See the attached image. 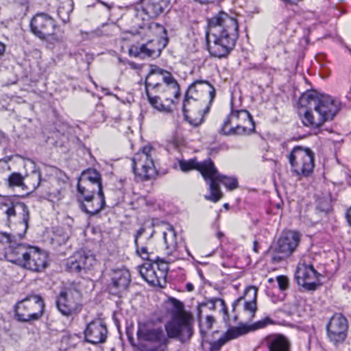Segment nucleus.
Returning a JSON list of instances; mask_svg holds the SVG:
<instances>
[{
  "instance_id": "obj_1",
  "label": "nucleus",
  "mask_w": 351,
  "mask_h": 351,
  "mask_svg": "<svg viewBox=\"0 0 351 351\" xmlns=\"http://www.w3.org/2000/svg\"><path fill=\"white\" fill-rule=\"evenodd\" d=\"M29 220L28 206L17 197L7 196L0 202V243L10 244L5 251V259L21 268L42 272L49 266L45 251L27 243L12 244L15 237H24Z\"/></svg>"
},
{
  "instance_id": "obj_2",
  "label": "nucleus",
  "mask_w": 351,
  "mask_h": 351,
  "mask_svg": "<svg viewBox=\"0 0 351 351\" xmlns=\"http://www.w3.org/2000/svg\"><path fill=\"white\" fill-rule=\"evenodd\" d=\"M170 319L165 324V330L150 322H139L136 332L138 351H168L171 339L181 343L189 341L194 334L195 317L184 304L174 298L169 300Z\"/></svg>"
},
{
  "instance_id": "obj_3",
  "label": "nucleus",
  "mask_w": 351,
  "mask_h": 351,
  "mask_svg": "<svg viewBox=\"0 0 351 351\" xmlns=\"http://www.w3.org/2000/svg\"><path fill=\"white\" fill-rule=\"evenodd\" d=\"M239 37V25L234 16L220 12L208 21L206 40L212 56L223 58L234 49Z\"/></svg>"
},
{
  "instance_id": "obj_4",
  "label": "nucleus",
  "mask_w": 351,
  "mask_h": 351,
  "mask_svg": "<svg viewBox=\"0 0 351 351\" xmlns=\"http://www.w3.org/2000/svg\"><path fill=\"white\" fill-rule=\"evenodd\" d=\"M163 238L167 246L168 257L166 260L157 258L155 263H145L139 268L141 277L149 284L162 287L166 282L168 264L182 258V253L176 241V232L174 228L168 224L163 232Z\"/></svg>"
},
{
  "instance_id": "obj_5",
  "label": "nucleus",
  "mask_w": 351,
  "mask_h": 351,
  "mask_svg": "<svg viewBox=\"0 0 351 351\" xmlns=\"http://www.w3.org/2000/svg\"><path fill=\"white\" fill-rule=\"evenodd\" d=\"M170 0H142L139 7L134 10V22L136 27L142 29V33L158 34L166 33L165 28L154 22L146 23L150 18H154L168 10Z\"/></svg>"
},
{
  "instance_id": "obj_6",
  "label": "nucleus",
  "mask_w": 351,
  "mask_h": 351,
  "mask_svg": "<svg viewBox=\"0 0 351 351\" xmlns=\"http://www.w3.org/2000/svg\"><path fill=\"white\" fill-rule=\"evenodd\" d=\"M31 32L38 38L51 43H57L62 39V32L56 21L46 13H38L30 21Z\"/></svg>"
},
{
  "instance_id": "obj_7",
  "label": "nucleus",
  "mask_w": 351,
  "mask_h": 351,
  "mask_svg": "<svg viewBox=\"0 0 351 351\" xmlns=\"http://www.w3.org/2000/svg\"><path fill=\"white\" fill-rule=\"evenodd\" d=\"M145 84H149L152 88H156V92H171L176 99L180 95V88L177 80L169 71L156 65L150 66Z\"/></svg>"
},
{
  "instance_id": "obj_8",
  "label": "nucleus",
  "mask_w": 351,
  "mask_h": 351,
  "mask_svg": "<svg viewBox=\"0 0 351 351\" xmlns=\"http://www.w3.org/2000/svg\"><path fill=\"white\" fill-rule=\"evenodd\" d=\"M258 287L248 286L245 288L244 293L232 304V311L234 315L232 320L237 322L239 319L251 322L257 311V293Z\"/></svg>"
},
{
  "instance_id": "obj_9",
  "label": "nucleus",
  "mask_w": 351,
  "mask_h": 351,
  "mask_svg": "<svg viewBox=\"0 0 351 351\" xmlns=\"http://www.w3.org/2000/svg\"><path fill=\"white\" fill-rule=\"evenodd\" d=\"M153 152L154 147L152 145H145L132 159L133 172L141 181L154 179L158 175L152 156Z\"/></svg>"
},
{
  "instance_id": "obj_10",
  "label": "nucleus",
  "mask_w": 351,
  "mask_h": 351,
  "mask_svg": "<svg viewBox=\"0 0 351 351\" xmlns=\"http://www.w3.org/2000/svg\"><path fill=\"white\" fill-rule=\"evenodd\" d=\"M16 319L21 322H32L40 319L44 313L45 302L38 295H30L14 305Z\"/></svg>"
},
{
  "instance_id": "obj_11",
  "label": "nucleus",
  "mask_w": 351,
  "mask_h": 351,
  "mask_svg": "<svg viewBox=\"0 0 351 351\" xmlns=\"http://www.w3.org/2000/svg\"><path fill=\"white\" fill-rule=\"evenodd\" d=\"M292 172L299 177L310 176L315 167L313 152L308 147L295 146L289 155Z\"/></svg>"
},
{
  "instance_id": "obj_12",
  "label": "nucleus",
  "mask_w": 351,
  "mask_h": 351,
  "mask_svg": "<svg viewBox=\"0 0 351 351\" xmlns=\"http://www.w3.org/2000/svg\"><path fill=\"white\" fill-rule=\"evenodd\" d=\"M300 108L306 110H320L321 108L328 110H341L342 102L337 97L327 94H320L315 90H308L304 93L299 99Z\"/></svg>"
},
{
  "instance_id": "obj_13",
  "label": "nucleus",
  "mask_w": 351,
  "mask_h": 351,
  "mask_svg": "<svg viewBox=\"0 0 351 351\" xmlns=\"http://www.w3.org/2000/svg\"><path fill=\"white\" fill-rule=\"evenodd\" d=\"M82 295L73 286L64 288L60 291L56 300L57 308L64 316L78 314L82 308Z\"/></svg>"
},
{
  "instance_id": "obj_14",
  "label": "nucleus",
  "mask_w": 351,
  "mask_h": 351,
  "mask_svg": "<svg viewBox=\"0 0 351 351\" xmlns=\"http://www.w3.org/2000/svg\"><path fill=\"white\" fill-rule=\"evenodd\" d=\"M321 276V274L314 268L311 262H307L303 259L298 263L295 272V278L298 285L305 290H316L322 285Z\"/></svg>"
},
{
  "instance_id": "obj_15",
  "label": "nucleus",
  "mask_w": 351,
  "mask_h": 351,
  "mask_svg": "<svg viewBox=\"0 0 351 351\" xmlns=\"http://www.w3.org/2000/svg\"><path fill=\"white\" fill-rule=\"evenodd\" d=\"M97 263L95 256L84 251L75 252L66 261V269L72 273H85L93 270Z\"/></svg>"
},
{
  "instance_id": "obj_16",
  "label": "nucleus",
  "mask_w": 351,
  "mask_h": 351,
  "mask_svg": "<svg viewBox=\"0 0 351 351\" xmlns=\"http://www.w3.org/2000/svg\"><path fill=\"white\" fill-rule=\"evenodd\" d=\"M348 328L346 318L340 313L335 314L327 326L330 341L336 345L343 343L347 337Z\"/></svg>"
},
{
  "instance_id": "obj_17",
  "label": "nucleus",
  "mask_w": 351,
  "mask_h": 351,
  "mask_svg": "<svg viewBox=\"0 0 351 351\" xmlns=\"http://www.w3.org/2000/svg\"><path fill=\"white\" fill-rule=\"evenodd\" d=\"M108 277V289L114 295L125 291L131 282L130 273L124 267L111 269Z\"/></svg>"
},
{
  "instance_id": "obj_18",
  "label": "nucleus",
  "mask_w": 351,
  "mask_h": 351,
  "mask_svg": "<svg viewBox=\"0 0 351 351\" xmlns=\"http://www.w3.org/2000/svg\"><path fill=\"white\" fill-rule=\"evenodd\" d=\"M84 334L87 342L92 344L103 343L106 341L108 329L101 319H95L87 324Z\"/></svg>"
},
{
  "instance_id": "obj_19",
  "label": "nucleus",
  "mask_w": 351,
  "mask_h": 351,
  "mask_svg": "<svg viewBox=\"0 0 351 351\" xmlns=\"http://www.w3.org/2000/svg\"><path fill=\"white\" fill-rule=\"evenodd\" d=\"M301 241V234L295 230H288L278 241L276 250L284 256H291L296 250Z\"/></svg>"
},
{
  "instance_id": "obj_20",
  "label": "nucleus",
  "mask_w": 351,
  "mask_h": 351,
  "mask_svg": "<svg viewBox=\"0 0 351 351\" xmlns=\"http://www.w3.org/2000/svg\"><path fill=\"white\" fill-rule=\"evenodd\" d=\"M335 116L332 111H304L300 115L303 125L311 129L320 128L326 121L332 120Z\"/></svg>"
},
{
  "instance_id": "obj_21",
  "label": "nucleus",
  "mask_w": 351,
  "mask_h": 351,
  "mask_svg": "<svg viewBox=\"0 0 351 351\" xmlns=\"http://www.w3.org/2000/svg\"><path fill=\"white\" fill-rule=\"evenodd\" d=\"M204 92L209 93L210 99H213L215 97V90L214 87L207 81L196 80L191 84L186 93L185 99L183 102V110H185L190 100H197L199 93L202 94Z\"/></svg>"
},
{
  "instance_id": "obj_22",
  "label": "nucleus",
  "mask_w": 351,
  "mask_h": 351,
  "mask_svg": "<svg viewBox=\"0 0 351 351\" xmlns=\"http://www.w3.org/2000/svg\"><path fill=\"white\" fill-rule=\"evenodd\" d=\"M262 344L268 351H291V342L285 335L280 333H272L267 335L262 341ZM256 348L254 351H259Z\"/></svg>"
},
{
  "instance_id": "obj_23",
  "label": "nucleus",
  "mask_w": 351,
  "mask_h": 351,
  "mask_svg": "<svg viewBox=\"0 0 351 351\" xmlns=\"http://www.w3.org/2000/svg\"><path fill=\"white\" fill-rule=\"evenodd\" d=\"M78 201L82 210L90 215L99 213L106 205L104 193L78 197Z\"/></svg>"
},
{
  "instance_id": "obj_24",
  "label": "nucleus",
  "mask_w": 351,
  "mask_h": 351,
  "mask_svg": "<svg viewBox=\"0 0 351 351\" xmlns=\"http://www.w3.org/2000/svg\"><path fill=\"white\" fill-rule=\"evenodd\" d=\"M129 53L134 57L145 58L158 56L160 53V48L158 39H150L147 43L131 46Z\"/></svg>"
},
{
  "instance_id": "obj_25",
  "label": "nucleus",
  "mask_w": 351,
  "mask_h": 351,
  "mask_svg": "<svg viewBox=\"0 0 351 351\" xmlns=\"http://www.w3.org/2000/svg\"><path fill=\"white\" fill-rule=\"evenodd\" d=\"M247 332V330L243 327H230L219 339L210 343L209 351H220L226 343Z\"/></svg>"
},
{
  "instance_id": "obj_26",
  "label": "nucleus",
  "mask_w": 351,
  "mask_h": 351,
  "mask_svg": "<svg viewBox=\"0 0 351 351\" xmlns=\"http://www.w3.org/2000/svg\"><path fill=\"white\" fill-rule=\"evenodd\" d=\"M227 119L234 124L237 129L241 128L243 130H250L254 128V123L249 111H231Z\"/></svg>"
},
{
  "instance_id": "obj_27",
  "label": "nucleus",
  "mask_w": 351,
  "mask_h": 351,
  "mask_svg": "<svg viewBox=\"0 0 351 351\" xmlns=\"http://www.w3.org/2000/svg\"><path fill=\"white\" fill-rule=\"evenodd\" d=\"M197 171L200 173L206 182L217 180L220 174L211 158L199 162Z\"/></svg>"
},
{
  "instance_id": "obj_28",
  "label": "nucleus",
  "mask_w": 351,
  "mask_h": 351,
  "mask_svg": "<svg viewBox=\"0 0 351 351\" xmlns=\"http://www.w3.org/2000/svg\"><path fill=\"white\" fill-rule=\"evenodd\" d=\"M77 191L78 197L89 196L91 195H99L104 193L102 184H93L86 180H78Z\"/></svg>"
},
{
  "instance_id": "obj_29",
  "label": "nucleus",
  "mask_w": 351,
  "mask_h": 351,
  "mask_svg": "<svg viewBox=\"0 0 351 351\" xmlns=\"http://www.w3.org/2000/svg\"><path fill=\"white\" fill-rule=\"evenodd\" d=\"M199 305L198 306V317H199V332L201 335L204 337H205L208 332L211 330L213 328V325L216 323V319L213 315H206L204 318H201V306H202Z\"/></svg>"
},
{
  "instance_id": "obj_30",
  "label": "nucleus",
  "mask_w": 351,
  "mask_h": 351,
  "mask_svg": "<svg viewBox=\"0 0 351 351\" xmlns=\"http://www.w3.org/2000/svg\"><path fill=\"white\" fill-rule=\"evenodd\" d=\"M208 111H184V118L193 126H198L204 121L205 114Z\"/></svg>"
},
{
  "instance_id": "obj_31",
  "label": "nucleus",
  "mask_w": 351,
  "mask_h": 351,
  "mask_svg": "<svg viewBox=\"0 0 351 351\" xmlns=\"http://www.w3.org/2000/svg\"><path fill=\"white\" fill-rule=\"evenodd\" d=\"M73 3L70 0H66L60 3L58 9V15L62 21L64 23L70 20V14L73 11Z\"/></svg>"
},
{
  "instance_id": "obj_32",
  "label": "nucleus",
  "mask_w": 351,
  "mask_h": 351,
  "mask_svg": "<svg viewBox=\"0 0 351 351\" xmlns=\"http://www.w3.org/2000/svg\"><path fill=\"white\" fill-rule=\"evenodd\" d=\"M79 180H86V182L102 184L101 176L99 171L95 169H88L84 171Z\"/></svg>"
},
{
  "instance_id": "obj_33",
  "label": "nucleus",
  "mask_w": 351,
  "mask_h": 351,
  "mask_svg": "<svg viewBox=\"0 0 351 351\" xmlns=\"http://www.w3.org/2000/svg\"><path fill=\"white\" fill-rule=\"evenodd\" d=\"M145 89L146 95L151 106L156 110H162L161 108L163 107V105L161 99L159 96L155 95V93H158L156 92V88H152L149 84H145Z\"/></svg>"
},
{
  "instance_id": "obj_34",
  "label": "nucleus",
  "mask_w": 351,
  "mask_h": 351,
  "mask_svg": "<svg viewBox=\"0 0 351 351\" xmlns=\"http://www.w3.org/2000/svg\"><path fill=\"white\" fill-rule=\"evenodd\" d=\"M209 185L210 195L206 196L207 200L213 202H218L223 196L220 190L219 182L217 180H213L207 182Z\"/></svg>"
},
{
  "instance_id": "obj_35",
  "label": "nucleus",
  "mask_w": 351,
  "mask_h": 351,
  "mask_svg": "<svg viewBox=\"0 0 351 351\" xmlns=\"http://www.w3.org/2000/svg\"><path fill=\"white\" fill-rule=\"evenodd\" d=\"M199 162L197 158L189 160L182 159L178 161L179 167L183 172H188L192 170H198Z\"/></svg>"
},
{
  "instance_id": "obj_36",
  "label": "nucleus",
  "mask_w": 351,
  "mask_h": 351,
  "mask_svg": "<svg viewBox=\"0 0 351 351\" xmlns=\"http://www.w3.org/2000/svg\"><path fill=\"white\" fill-rule=\"evenodd\" d=\"M217 180L219 184H223L228 190L232 191L238 188L239 183L237 180L233 177H228L221 173L219 174Z\"/></svg>"
},
{
  "instance_id": "obj_37",
  "label": "nucleus",
  "mask_w": 351,
  "mask_h": 351,
  "mask_svg": "<svg viewBox=\"0 0 351 351\" xmlns=\"http://www.w3.org/2000/svg\"><path fill=\"white\" fill-rule=\"evenodd\" d=\"M136 254L143 260H150L152 252L149 248V243L143 245L140 243L135 244Z\"/></svg>"
},
{
  "instance_id": "obj_38",
  "label": "nucleus",
  "mask_w": 351,
  "mask_h": 351,
  "mask_svg": "<svg viewBox=\"0 0 351 351\" xmlns=\"http://www.w3.org/2000/svg\"><path fill=\"white\" fill-rule=\"evenodd\" d=\"M25 180L27 182V185L25 186L32 190H35L38 187L40 184V176L39 174L33 173L27 176L25 178Z\"/></svg>"
},
{
  "instance_id": "obj_39",
  "label": "nucleus",
  "mask_w": 351,
  "mask_h": 351,
  "mask_svg": "<svg viewBox=\"0 0 351 351\" xmlns=\"http://www.w3.org/2000/svg\"><path fill=\"white\" fill-rule=\"evenodd\" d=\"M8 180L10 186H21L24 184V178L19 173H12Z\"/></svg>"
},
{
  "instance_id": "obj_40",
  "label": "nucleus",
  "mask_w": 351,
  "mask_h": 351,
  "mask_svg": "<svg viewBox=\"0 0 351 351\" xmlns=\"http://www.w3.org/2000/svg\"><path fill=\"white\" fill-rule=\"evenodd\" d=\"M221 306L220 313L222 314L223 322L228 326L231 324V317L228 313V308L224 300H219Z\"/></svg>"
},
{
  "instance_id": "obj_41",
  "label": "nucleus",
  "mask_w": 351,
  "mask_h": 351,
  "mask_svg": "<svg viewBox=\"0 0 351 351\" xmlns=\"http://www.w3.org/2000/svg\"><path fill=\"white\" fill-rule=\"evenodd\" d=\"M232 123L229 122L228 119L224 121V123L221 128L219 133L223 135H230L236 133L235 129L232 126Z\"/></svg>"
},
{
  "instance_id": "obj_42",
  "label": "nucleus",
  "mask_w": 351,
  "mask_h": 351,
  "mask_svg": "<svg viewBox=\"0 0 351 351\" xmlns=\"http://www.w3.org/2000/svg\"><path fill=\"white\" fill-rule=\"evenodd\" d=\"M278 287L281 291H285L289 285V280L287 276L281 275L276 277Z\"/></svg>"
},
{
  "instance_id": "obj_43",
  "label": "nucleus",
  "mask_w": 351,
  "mask_h": 351,
  "mask_svg": "<svg viewBox=\"0 0 351 351\" xmlns=\"http://www.w3.org/2000/svg\"><path fill=\"white\" fill-rule=\"evenodd\" d=\"M271 324H273V321L269 317H265L261 320H259V321L255 322L252 326V328L253 330L261 329V328H263L266 327L267 326Z\"/></svg>"
},
{
  "instance_id": "obj_44",
  "label": "nucleus",
  "mask_w": 351,
  "mask_h": 351,
  "mask_svg": "<svg viewBox=\"0 0 351 351\" xmlns=\"http://www.w3.org/2000/svg\"><path fill=\"white\" fill-rule=\"evenodd\" d=\"M289 256H284L283 254H279L276 251V254H274L271 258V261L273 263H278L281 261L287 259Z\"/></svg>"
},
{
  "instance_id": "obj_45",
  "label": "nucleus",
  "mask_w": 351,
  "mask_h": 351,
  "mask_svg": "<svg viewBox=\"0 0 351 351\" xmlns=\"http://www.w3.org/2000/svg\"><path fill=\"white\" fill-rule=\"evenodd\" d=\"M218 300H223L221 298H212V299L208 300L206 304L209 305L210 309L214 311L216 309L217 304H219V301H218Z\"/></svg>"
},
{
  "instance_id": "obj_46",
  "label": "nucleus",
  "mask_w": 351,
  "mask_h": 351,
  "mask_svg": "<svg viewBox=\"0 0 351 351\" xmlns=\"http://www.w3.org/2000/svg\"><path fill=\"white\" fill-rule=\"evenodd\" d=\"M145 232V228L144 227H141L139 230H137L135 235V244L140 243V239L141 235Z\"/></svg>"
},
{
  "instance_id": "obj_47",
  "label": "nucleus",
  "mask_w": 351,
  "mask_h": 351,
  "mask_svg": "<svg viewBox=\"0 0 351 351\" xmlns=\"http://www.w3.org/2000/svg\"><path fill=\"white\" fill-rule=\"evenodd\" d=\"M346 217L348 222L351 226V206L347 210L346 213Z\"/></svg>"
},
{
  "instance_id": "obj_48",
  "label": "nucleus",
  "mask_w": 351,
  "mask_h": 351,
  "mask_svg": "<svg viewBox=\"0 0 351 351\" xmlns=\"http://www.w3.org/2000/svg\"><path fill=\"white\" fill-rule=\"evenodd\" d=\"M31 0H14V1L22 5H27L29 3Z\"/></svg>"
},
{
  "instance_id": "obj_49",
  "label": "nucleus",
  "mask_w": 351,
  "mask_h": 351,
  "mask_svg": "<svg viewBox=\"0 0 351 351\" xmlns=\"http://www.w3.org/2000/svg\"><path fill=\"white\" fill-rule=\"evenodd\" d=\"M97 1L99 3H100L101 4L104 5V6H106L108 8V10H110L111 9V8H112L111 5H110V4L107 3H105V2H104V1H102L101 0H97Z\"/></svg>"
},
{
  "instance_id": "obj_50",
  "label": "nucleus",
  "mask_w": 351,
  "mask_h": 351,
  "mask_svg": "<svg viewBox=\"0 0 351 351\" xmlns=\"http://www.w3.org/2000/svg\"><path fill=\"white\" fill-rule=\"evenodd\" d=\"M5 51V45L3 43L0 42V56L4 53Z\"/></svg>"
},
{
  "instance_id": "obj_51",
  "label": "nucleus",
  "mask_w": 351,
  "mask_h": 351,
  "mask_svg": "<svg viewBox=\"0 0 351 351\" xmlns=\"http://www.w3.org/2000/svg\"><path fill=\"white\" fill-rule=\"evenodd\" d=\"M186 290L188 291H192L194 290V286L191 283H188L186 285Z\"/></svg>"
},
{
  "instance_id": "obj_52",
  "label": "nucleus",
  "mask_w": 351,
  "mask_h": 351,
  "mask_svg": "<svg viewBox=\"0 0 351 351\" xmlns=\"http://www.w3.org/2000/svg\"><path fill=\"white\" fill-rule=\"evenodd\" d=\"M273 281H274V280H273L272 278H269V279L268 280V282H272Z\"/></svg>"
},
{
  "instance_id": "obj_53",
  "label": "nucleus",
  "mask_w": 351,
  "mask_h": 351,
  "mask_svg": "<svg viewBox=\"0 0 351 351\" xmlns=\"http://www.w3.org/2000/svg\"><path fill=\"white\" fill-rule=\"evenodd\" d=\"M224 207H225L226 208H228V204H224Z\"/></svg>"
},
{
  "instance_id": "obj_54",
  "label": "nucleus",
  "mask_w": 351,
  "mask_h": 351,
  "mask_svg": "<svg viewBox=\"0 0 351 351\" xmlns=\"http://www.w3.org/2000/svg\"><path fill=\"white\" fill-rule=\"evenodd\" d=\"M218 235H219V237H221V236L222 235V233L219 232Z\"/></svg>"
},
{
  "instance_id": "obj_55",
  "label": "nucleus",
  "mask_w": 351,
  "mask_h": 351,
  "mask_svg": "<svg viewBox=\"0 0 351 351\" xmlns=\"http://www.w3.org/2000/svg\"><path fill=\"white\" fill-rule=\"evenodd\" d=\"M67 238H68V236H67V235H66V236L64 237V239H67Z\"/></svg>"
}]
</instances>
